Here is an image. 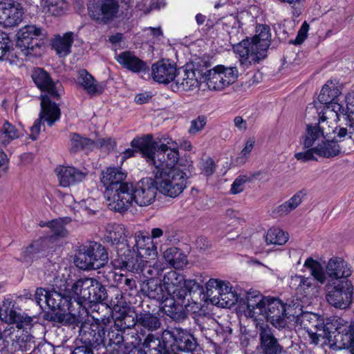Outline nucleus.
<instances>
[{"label": "nucleus", "instance_id": "f257e3e1", "mask_svg": "<svg viewBox=\"0 0 354 354\" xmlns=\"http://www.w3.org/2000/svg\"><path fill=\"white\" fill-rule=\"evenodd\" d=\"M235 33H239V30L232 28L230 32V41L241 65L248 68L252 64L259 63L267 57V50L271 40L270 29L268 26H257L256 34L252 38L242 39L239 42H237L239 38L235 39Z\"/></svg>", "mask_w": 354, "mask_h": 354}, {"label": "nucleus", "instance_id": "f03ea898", "mask_svg": "<svg viewBox=\"0 0 354 354\" xmlns=\"http://www.w3.org/2000/svg\"><path fill=\"white\" fill-rule=\"evenodd\" d=\"M165 141L166 142L156 148L153 136L147 134L142 138H133L131 146L141 151L147 162L154 166L153 170H167L179 164L178 145L171 139Z\"/></svg>", "mask_w": 354, "mask_h": 354}, {"label": "nucleus", "instance_id": "7ed1b4c3", "mask_svg": "<svg viewBox=\"0 0 354 354\" xmlns=\"http://www.w3.org/2000/svg\"><path fill=\"white\" fill-rule=\"evenodd\" d=\"M126 177L127 174L116 167L107 168L101 177L109 207L119 212H124L132 204L131 183L123 182Z\"/></svg>", "mask_w": 354, "mask_h": 354}, {"label": "nucleus", "instance_id": "20e7f679", "mask_svg": "<svg viewBox=\"0 0 354 354\" xmlns=\"http://www.w3.org/2000/svg\"><path fill=\"white\" fill-rule=\"evenodd\" d=\"M193 171L192 161L181 159L177 166L167 170H153V174L159 192L175 198L186 188L187 179Z\"/></svg>", "mask_w": 354, "mask_h": 354}, {"label": "nucleus", "instance_id": "39448f33", "mask_svg": "<svg viewBox=\"0 0 354 354\" xmlns=\"http://www.w3.org/2000/svg\"><path fill=\"white\" fill-rule=\"evenodd\" d=\"M341 110H343L341 106L338 104L331 105L318 114L319 120L317 123L306 124L305 131L301 138V143L304 147H317L319 145V143L321 144V142L324 141V139L328 137L331 131L335 132V131L331 129L328 124L330 122L328 120H333V116H337V113H339Z\"/></svg>", "mask_w": 354, "mask_h": 354}, {"label": "nucleus", "instance_id": "423d86ee", "mask_svg": "<svg viewBox=\"0 0 354 354\" xmlns=\"http://www.w3.org/2000/svg\"><path fill=\"white\" fill-rule=\"evenodd\" d=\"M141 290L149 298L161 301L162 311L175 321H180L186 317L183 304L174 298H168L162 286L157 279H150L143 282Z\"/></svg>", "mask_w": 354, "mask_h": 354}, {"label": "nucleus", "instance_id": "0eeeda50", "mask_svg": "<svg viewBox=\"0 0 354 354\" xmlns=\"http://www.w3.org/2000/svg\"><path fill=\"white\" fill-rule=\"evenodd\" d=\"M304 266L309 269L313 278L295 275L290 279V286L295 290L297 295L306 297L313 293L315 288L314 281L317 280L323 284L326 282V275L321 264L313 258H308L304 263Z\"/></svg>", "mask_w": 354, "mask_h": 354}, {"label": "nucleus", "instance_id": "6e6552de", "mask_svg": "<svg viewBox=\"0 0 354 354\" xmlns=\"http://www.w3.org/2000/svg\"><path fill=\"white\" fill-rule=\"evenodd\" d=\"M46 225L50 230L49 236L35 241L23 251L21 257V261L28 263L32 262L35 259L37 258L39 253L44 251L48 247L49 242L55 241L58 238L65 237L67 235V231L62 219L48 221Z\"/></svg>", "mask_w": 354, "mask_h": 354}, {"label": "nucleus", "instance_id": "1a4fd4ad", "mask_svg": "<svg viewBox=\"0 0 354 354\" xmlns=\"http://www.w3.org/2000/svg\"><path fill=\"white\" fill-rule=\"evenodd\" d=\"M84 250L75 259L76 266L82 270H97L108 262V253L99 243L91 242L84 247Z\"/></svg>", "mask_w": 354, "mask_h": 354}, {"label": "nucleus", "instance_id": "9d476101", "mask_svg": "<svg viewBox=\"0 0 354 354\" xmlns=\"http://www.w3.org/2000/svg\"><path fill=\"white\" fill-rule=\"evenodd\" d=\"M239 71L236 66L217 65L204 73L205 80L210 90L222 91L236 82Z\"/></svg>", "mask_w": 354, "mask_h": 354}, {"label": "nucleus", "instance_id": "9b49d317", "mask_svg": "<svg viewBox=\"0 0 354 354\" xmlns=\"http://www.w3.org/2000/svg\"><path fill=\"white\" fill-rule=\"evenodd\" d=\"M297 321L301 326L307 332L311 342L317 344L319 338L330 339L331 338L332 328L327 323L324 324L317 314L306 312L298 317Z\"/></svg>", "mask_w": 354, "mask_h": 354}, {"label": "nucleus", "instance_id": "f8f14e48", "mask_svg": "<svg viewBox=\"0 0 354 354\" xmlns=\"http://www.w3.org/2000/svg\"><path fill=\"white\" fill-rule=\"evenodd\" d=\"M326 299L336 308L345 309L352 301L353 286L348 280L329 282L326 286Z\"/></svg>", "mask_w": 354, "mask_h": 354}, {"label": "nucleus", "instance_id": "ddd939ff", "mask_svg": "<svg viewBox=\"0 0 354 354\" xmlns=\"http://www.w3.org/2000/svg\"><path fill=\"white\" fill-rule=\"evenodd\" d=\"M61 115L60 109L58 105L49 100L46 95L41 97V111L39 118L35 121L30 128V137L32 140L37 139L41 131V121L47 122L48 126L52 127L57 121L59 120Z\"/></svg>", "mask_w": 354, "mask_h": 354}, {"label": "nucleus", "instance_id": "4468645a", "mask_svg": "<svg viewBox=\"0 0 354 354\" xmlns=\"http://www.w3.org/2000/svg\"><path fill=\"white\" fill-rule=\"evenodd\" d=\"M89 17L100 24H107L116 17L119 5L117 0H89Z\"/></svg>", "mask_w": 354, "mask_h": 354}, {"label": "nucleus", "instance_id": "2eb2a0df", "mask_svg": "<svg viewBox=\"0 0 354 354\" xmlns=\"http://www.w3.org/2000/svg\"><path fill=\"white\" fill-rule=\"evenodd\" d=\"M157 190L155 178H142L134 186L131 183L132 203L134 201L139 206H147L154 202Z\"/></svg>", "mask_w": 354, "mask_h": 354}, {"label": "nucleus", "instance_id": "dca6fc26", "mask_svg": "<svg viewBox=\"0 0 354 354\" xmlns=\"http://www.w3.org/2000/svg\"><path fill=\"white\" fill-rule=\"evenodd\" d=\"M127 237L126 230L122 225H109L106 228L104 239L112 245H117V253L120 258V265L124 263L123 257H124V255H123V254H127L129 251L131 253L135 252L133 248L132 250L131 249L130 242L131 239L129 238V239H127Z\"/></svg>", "mask_w": 354, "mask_h": 354}, {"label": "nucleus", "instance_id": "f3484780", "mask_svg": "<svg viewBox=\"0 0 354 354\" xmlns=\"http://www.w3.org/2000/svg\"><path fill=\"white\" fill-rule=\"evenodd\" d=\"M123 257L124 263L120 265L122 268H124L132 272H141L142 275L150 279H156L159 275L161 269L158 266L149 264V262L136 255V252L131 253L129 251L127 254Z\"/></svg>", "mask_w": 354, "mask_h": 354}, {"label": "nucleus", "instance_id": "a211bd4d", "mask_svg": "<svg viewBox=\"0 0 354 354\" xmlns=\"http://www.w3.org/2000/svg\"><path fill=\"white\" fill-rule=\"evenodd\" d=\"M44 30L34 25H28L19 30L17 34V46L26 55L30 54L39 47L38 38L44 36Z\"/></svg>", "mask_w": 354, "mask_h": 354}, {"label": "nucleus", "instance_id": "6ab92c4d", "mask_svg": "<svg viewBox=\"0 0 354 354\" xmlns=\"http://www.w3.org/2000/svg\"><path fill=\"white\" fill-rule=\"evenodd\" d=\"M268 300L263 319L270 322L276 328L280 330L285 328L287 320L284 303L276 297H269Z\"/></svg>", "mask_w": 354, "mask_h": 354}, {"label": "nucleus", "instance_id": "aec40b11", "mask_svg": "<svg viewBox=\"0 0 354 354\" xmlns=\"http://www.w3.org/2000/svg\"><path fill=\"white\" fill-rule=\"evenodd\" d=\"M24 10L19 3L11 1L0 2V24L4 27H15L22 21Z\"/></svg>", "mask_w": 354, "mask_h": 354}, {"label": "nucleus", "instance_id": "412c9836", "mask_svg": "<svg viewBox=\"0 0 354 354\" xmlns=\"http://www.w3.org/2000/svg\"><path fill=\"white\" fill-rule=\"evenodd\" d=\"M80 338L84 346L89 347H95L106 342L104 329L98 323L82 324L80 330Z\"/></svg>", "mask_w": 354, "mask_h": 354}, {"label": "nucleus", "instance_id": "4be33fe9", "mask_svg": "<svg viewBox=\"0 0 354 354\" xmlns=\"http://www.w3.org/2000/svg\"><path fill=\"white\" fill-rule=\"evenodd\" d=\"M269 297H264L258 290H250L246 294L247 309L245 315L254 319H261L264 317Z\"/></svg>", "mask_w": 354, "mask_h": 354}, {"label": "nucleus", "instance_id": "5701e85b", "mask_svg": "<svg viewBox=\"0 0 354 354\" xmlns=\"http://www.w3.org/2000/svg\"><path fill=\"white\" fill-rule=\"evenodd\" d=\"M32 80L36 86L41 91L47 93L46 96L54 99H59L60 94L59 91L61 88V84L59 82H54L50 77L49 74L44 69L36 68L32 75Z\"/></svg>", "mask_w": 354, "mask_h": 354}, {"label": "nucleus", "instance_id": "b1692460", "mask_svg": "<svg viewBox=\"0 0 354 354\" xmlns=\"http://www.w3.org/2000/svg\"><path fill=\"white\" fill-rule=\"evenodd\" d=\"M259 348L262 354H283L285 352L274 336L272 329L267 324L259 327Z\"/></svg>", "mask_w": 354, "mask_h": 354}, {"label": "nucleus", "instance_id": "393cba45", "mask_svg": "<svg viewBox=\"0 0 354 354\" xmlns=\"http://www.w3.org/2000/svg\"><path fill=\"white\" fill-rule=\"evenodd\" d=\"M135 243L131 247L138 257L154 259L157 256L156 247L153 244L151 238L145 232H138L133 238Z\"/></svg>", "mask_w": 354, "mask_h": 354}, {"label": "nucleus", "instance_id": "a878e982", "mask_svg": "<svg viewBox=\"0 0 354 354\" xmlns=\"http://www.w3.org/2000/svg\"><path fill=\"white\" fill-rule=\"evenodd\" d=\"M93 283L90 282V278H82L76 281L73 284H68L65 288V296L69 300L73 299L81 305L84 301H86V298H90L91 293L88 291V288Z\"/></svg>", "mask_w": 354, "mask_h": 354}, {"label": "nucleus", "instance_id": "bb28decb", "mask_svg": "<svg viewBox=\"0 0 354 354\" xmlns=\"http://www.w3.org/2000/svg\"><path fill=\"white\" fill-rule=\"evenodd\" d=\"M177 71L176 65L169 60L159 61L151 66L152 78L160 84H168L174 80Z\"/></svg>", "mask_w": 354, "mask_h": 354}, {"label": "nucleus", "instance_id": "cd10ccee", "mask_svg": "<svg viewBox=\"0 0 354 354\" xmlns=\"http://www.w3.org/2000/svg\"><path fill=\"white\" fill-rule=\"evenodd\" d=\"M163 338H174L175 345L178 350L184 352H190L196 347V341L192 335L181 328H176L174 332L164 330Z\"/></svg>", "mask_w": 354, "mask_h": 354}, {"label": "nucleus", "instance_id": "c85d7f7f", "mask_svg": "<svg viewBox=\"0 0 354 354\" xmlns=\"http://www.w3.org/2000/svg\"><path fill=\"white\" fill-rule=\"evenodd\" d=\"M216 295V297H212V304L222 308H230L237 301V296L229 281L222 280Z\"/></svg>", "mask_w": 354, "mask_h": 354}, {"label": "nucleus", "instance_id": "c756f323", "mask_svg": "<svg viewBox=\"0 0 354 354\" xmlns=\"http://www.w3.org/2000/svg\"><path fill=\"white\" fill-rule=\"evenodd\" d=\"M59 185L62 187H69L81 182L86 177V173L73 167L60 166L56 169Z\"/></svg>", "mask_w": 354, "mask_h": 354}, {"label": "nucleus", "instance_id": "7c9ffc66", "mask_svg": "<svg viewBox=\"0 0 354 354\" xmlns=\"http://www.w3.org/2000/svg\"><path fill=\"white\" fill-rule=\"evenodd\" d=\"M174 80V86L182 91H192L198 86V80L194 70L178 69Z\"/></svg>", "mask_w": 354, "mask_h": 354}, {"label": "nucleus", "instance_id": "2f4dec72", "mask_svg": "<svg viewBox=\"0 0 354 354\" xmlns=\"http://www.w3.org/2000/svg\"><path fill=\"white\" fill-rule=\"evenodd\" d=\"M326 273L333 279L347 278L352 274L351 269L346 261L342 258H331L326 266Z\"/></svg>", "mask_w": 354, "mask_h": 354}, {"label": "nucleus", "instance_id": "473e14b6", "mask_svg": "<svg viewBox=\"0 0 354 354\" xmlns=\"http://www.w3.org/2000/svg\"><path fill=\"white\" fill-rule=\"evenodd\" d=\"M115 59L122 67L133 73L145 71L147 68L146 63L131 51L120 53Z\"/></svg>", "mask_w": 354, "mask_h": 354}, {"label": "nucleus", "instance_id": "72a5a7b5", "mask_svg": "<svg viewBox=\"0 0 354 354\" xmlns=\"http://www.w3.org/2000/svg\"><path fill=\"white\" fill-rule=\"evenodd\" d=\"M77 84L90 95L101 94L104 91L102 84L98 83L85 69L79 71L77 77Z\"/></svg>", "mask_w": 354, "mask_h": 354}, {"label": "nucleus", "instance_id": "f704fd0d", "mask_svg": "<svg viewBox=\"0 0 354 354\" xmlns=\"http://www.w3.org/2000/svg\"><path fill=\"white\" fill-rule=\"evenodd\" d=\"M340 94L341 91L338 86H336L332 80L327 81V82L323 86L318 96L319 102L326 104L324 110L333 104H338L341 106L340 104L335 102V99Z\"/></svg>", "mask_w": 354, "mask_h": 354}, {"label": "nucleus", "instance_id": "c9c22d12", "mask_svg": "<svg viewBox=\"0 0 354 354\" xmlns=\"http://www.w3.org/2000/svg\"><path fill=\"white\" fill-rule=\"evenodd\" d=\"M167 338H161L153 334H149L143 342V349L145 354H164L166 351Z\"/></svg>", "mask_w": 354, "mask_h": 354}, {"label": "nucleus", "instance_id": "e433bc0d", "mask_svg": "<svg viewBox=\"0 0 354 354\" xmlns=\"http://www.w3.org/2000/svg\"><path fill=\"white\" fill-rule=\"evenodd\" d=\"M69 141V151L71 153H75L81 150H92L95 147V141L77 133H70Z\"/></svg>", "mask_w": 354, "mask_h": 354}, {"label": "nucleus", "instance_id": "4c0bfd02", "mask_svg": "<svg viewBox=\"0 0 354 354\" xmlns=\"http://www.w3.org/2000/svg\"><path fill=\"white\" fill-rule=\"evenodd\" d=\"M73 43V33H65L63 36L56 37L53 41V47L60 57H65L71 53Z\"/></svg>", "mask_w": 354, "mask_h": 354}, {"label": "nucleus", "instance_id": "58836bf2", "mask_svg": "<svg viewBox=\"0 0 354 354\" xmlns=\"http://www.w3.org/2000/svg\"><path fill=\"white\" fill-rule=\"evenodd\" d=\"M163 257L165 261L175 269H182L187 262L186 255L176 248L166 250Z\"/></svg>", "mask_w": 354, "mask_h": 354}, {"label": "nucleus", "instance_id": "ea45409f", "mask_svg": "<svg viewBox=\"0 0 354 354\" xmlns=\"http://www.w3.org/2000/svg\"><path fill=\"white\" fill-rule=\"evenodd\" d=\"M317 156L322 158H330L338 156L341 149L337 142L333 140H329L328 137L321 142L317 147Z\"/></svg>", "mask_w": 354, "mask_h": 354}, {"label": "nucleus", "instance_id": "a19ab883", "mask_svg": "<svg viewBox=\"0 0 354 354\" xmlns=\"http://www.w3.org/2000/svg\"><path fill=\"white\" fill-rule=\"evenodd\" d=\"M136 324L149 331H153L160 326V321L155 315L150 313H140L137 315Z\"/></svg>", "mask_w": 354, "mask_h": 354}, {"label": "nucleus", "instance_id": "79ce46f5", "mask_svg": "<svg viewBox=\"0 0 354 354\" xmlns=\"http://www.w3.org/2000/svg\"><path fill=\"white\" fill-rule=\"evenodd\" d=\"M91 283H93L88 291L91 293L90 298H86V301L90 303H99L104 301L106 297L105 288L95 279L90 278Z\"/></svg>", "mask_w": 354, "mask_h": 354}, {"label": "nucleus", "instance_id": "37998d69", "mask_svg": "<svg viewBox=\"0 0 354 354\" xmlns=\"http://www.w3.org/2000/svg\"><path fill=\"white\" fill-rule=\"evenodd\" d=\"M64 300L71 301L65 296V289L63 293L55 290H48V296L46 297V301H44V304L52 310L60 309L64 305Z\"/></svg>", "mask_w": 354, "mask_h": 354}, {"label": "nucleus", "instance_id": "c03bdc74", "mask_svg": "<svg viewBox=\"0 0 354 354\" xmlns=\"http://www.w3.org/2000/svg\"><path fill=\"white\" fill-rule=\"evenodd\" d=\"M19 131L15 126L4 121L3 125L0 127V143L3 145H8L12 140L19 137Z\"/></svg>", "mask_w": 354, "mask_h": 354}, {"label": "nucleus", "instance_id": "a18cd8bd", "mask_svg": "<svg viewBox=\"0 0 354 354\" xmlns=\"http://www.w3.org/2000/svg\"><path fill=\"white\" fill-rule=\"evenodd\" d=\"M288 234L278 227L270 228L266 235V242L268 245L285 244L288 240Z\"/></svg>", "mask_w": 354, "mask_h": 354}, {"label": "nucleus", "instance_id": "49530a36", "mask_svg": "<svg viewBox=\"0 0 354 354\" xmlns=\"http://www.w3.org/2000/svg\"><path fill=\"white\" fill-rule=\"evenodd\" d=\"M306 196L304 190L299 191L294 194L288 201L277 207V212L281 214H287L295 208H297L302 202Z\"/></svg>", "mask_w": 354, "mask_h": 354}, {"label": "nucleus", "instance_id": "de8ad7c7", "mask_svg": "<svg viewBox=\"0 0 354 354\" xmlns=\"http://www.w3.org/2000/svg\"><path fill=\"white\" fill-rule=\"evenodd\" d=\"M184 281V276L174 270L167 272L163 278V283L167 294L175 288L179 287Z\"/></svg>", "mask_w": 354, "mask_h": 354}, {"label": "nucleus", "instance_id": "09e8293b", "mask_svg": "<svg viewBox=\"0 0 354 354\" xmlns=\"http://www.w3.org/2000/svg\"><path fill=\"white\" fill-rule=\"evenodd\" d=\"M14 305L10 299H4L2 303V307L0 308V318L2 321L8 324H13L17 313L13 309Z\"/></svg>", "mask_w": 354, "mask_h": 354}, {"label": "nucleus", "instance_id": "8fccbe9b", "mask_svg": "<svg viewBox=\"0 0 354 354\" xmlns=\"http://www.w3.org/2000/svg\"><path fill=\"white\" fill-rule=\"evenodd\" d=\"M345 101L346 103V109L344 108L341 104V107L343 110L337 113V116H333L334 121L336 122L339 120V117L341 115L346 116V118H351V120H354V91L349 92L346 95Z\"/></svg>", "mask_w": 354, "mask_h": 354}, {"label": "nucleus", "instance_id": "3c124183", "mask_svg": "<svg viewBox=\"0 0 354 354\" xmlns=\"http://www.w3.org/2000/svg\"><path fill=\"white\" fill-rule=\"evenodd\" d=\"M46 12L53 16H60L64 12L66 3L63 0H43Z\"/></svg>", "mask_w": 354, "mask_h": 354}, {"label": "nucleus", "instance_id": "603ef678", "mask_svg": "<svg viewBox=\"0 0 354 354\" xmlns=\"http://www.w3.org/2000/svg\"><path fill=\"white\" fill-rule=\"evenodd\" d=\"M252 177L246 174L237 176L231 185L230 193L238 194L243 192L245 184L252 180Z\"/></svg>", "mask_w": 354, "mask_h": 354}, {"label": "nucleus", "instance_id": "864d4df0", "mask_svg": "<svg viewBox=\"0 0 354 354\" xmlns=\"http://www.w3.org/2000/svg\"><path fill=\"white\" fill-rule=\"evenodd\" d=\"M254 143L255 140L252 138H250L247 140L245 147L235 160L237 165H242L247 162L250 154L254 148Z\"/></svg>", "mask_w": 354, "mask_h": 354}, {"label": "nucleus", "instance_id": "5fc2aeb1", "mask_svg": "<svg viewBox=\"0 0 354 354\" xmlns=\"http://www.w3.org/2000/svg\"><path fill=\"white\" fill-rule=\"evenodd\" d=\"M304 148L306 149L305 151L297 152L295 154V158L297 159V160L301 161L302 162H306L310 160H317V147H310Z\"/></svg>", "mask_w": 354, "mask_h": 354}, {"label": "nucleus", "instance_id": "6e6d98bb", "mask_svg": "<svg viewBox=\"0 0 354 354\" xmlns=\"http://www.w3.org/2000/svg\"><path fill=\"white\" fill-rule=\"evenodd\" d=\"M222 283V280L218 279H210L205 285V294L207 297V299H208L211 303L212 300V297H216V295L218 290V286Z\"/></svg>", "mask_w": 354, "mask_h": 354}, {"label": "nucleus", "instance_id": "4d7b16f0", "mask_svg": "<svg viewBox=\"0 0 354 354\" xmlns=\"http://www.w3.org/2000/svg\"><path fill=\"white\" fill-rule=\"evenodd\" d=\"M286 315L299 317L302 313L301 305L299 302V299H293L286 304Z\"/></svg>", "mask_w": 354, "mask_h": 354}, {"label": "nucleus", "instance_id": "13d9d810", "mask_svg": "<svg viewBox=\"0 0 354 354\" xmlns=\"http://www.w3.org/2000/svg\"><path fill=\"white\" fill-rule=\"evenodd\" d=\"M346 120H348V124H346V127H340L337 132V137L340 140L348 136L349 138L353 140L354 133L351 132L354 129V120L351 118H346V116H343Z\"/></svg>", "mask_w": 354, "mask_h": 354}, {"label": "nucleus", "instance_id": "bf43d9fd", "mask_svg": "<svg viewBox=\"0 0 354 354\" xmlns=\"http://www.w3.org/2000/svg\"><path fill=\"white\" fill-rule=\"evenodd\" d=\"M344 321L340 318L336 319L335 320V323L337 326L335 328V331H337L338 333H345L346 336H348L349 340L351 342L354 341V324H350L349 326H346V328L342 329L340 326H343V322Z\"/></svg>", "mask_w": 354, "mask_h": 354}, {"label": "nucleus", "instance_id": "052dcab7", "mask_svg": "<svg viewBox=\"0 0 354 354\" xmlns=\"http://www.w3.org/2000/svg\"><path fill=\"white\" fill-rule=\"evenodd\" d=\"M13 324H16L17 328L27 331L32 326V319L30 317L18 314Z\"/></svg>", "mask_w": 354, "mask_h": 354}, {"label": "nucleus", "instance_id": "680f3d73", "mask_svg": "<svg viewBox=\"0 0 354 354\" xmlns=\"http://www.w3.org/2000/svg\"><path fill=\"white\" fill-rule=\"evenodd\" d=\"M207 123V118L204 115H199L196 119L192 120L189 133L196 134L201 131Z\"/></svg>", "mask_w": 354, "mask_h": 354}, {"label": "nucleus", "instance_id": "e2e57ef3", "mask_svg": "<svg viewBox=\"0 0 354 354\" xmlns=\"http://www.w3.org/2000/svg\"><path fill=\"white\" fill-rule=\"evenodd\" d=\"M118 284L122 288L127 290H133L136 288V281L133 277L120 274L118 279Z\"/></svg>", "mask_w": 354, "mask_h": 354}, {"label": "nucleus", "instance_id": "0e129e2a", "mask_svg": "<svg viewBox=\"0 0 354 354\" xmlns=\"http://www.w3.org/2000/svg\"><path fill=\"white\" fill-rule=\"evenodd\" d=\"M115 145L116 142L115 140L111 138L100 139L95 142V147L104 149L108 151L113 150Z\"/></svg>", "mask_w": 354, "mask_h": 354}, {"label": "nucleus", "instance_id": "69168bd1", "mask_svg": "<svg viewBox=\"0 0 354 354\" xmlns=\"http://www.w3.org/2000/svg\"><path fill=\"white\" fill-rule=\"evenodd\" d=\"M10 39L5 33H0V60L6 55L10 49Z\"/></svg>", "mask_w": 354, "mask_h": 354}, {"label": "nucleus", "instance_id": "338daca9", "mask_svg": "<svg viewBox=\"0 0 354 354\" xmlns=\"http://www.w3.org/2000/svg\"><path fill=\"white\" fill-rule=\"evenodd\" d=\"M215 163L214 160L210 158H207L202 162V173L207 176L212 175L215 171Z\"/></svg>", "mask_w": 354, "mask_h": 354}, {"label": "nucleus", "instance_id": "774afa93", "mask_svg": "<svg viewBox=\"0 0 354 354\" xmlns=\"http://www.w3.org/2000/svg\"><path fill=\"white\" fill-rule=\"evenodd\" d=\"M107 337L110 344L120 345L124 340L122 333L120 330H111L108 333Z\"/></svg>", "mask_w": 354, "mask_h": 354}]
</instances>
